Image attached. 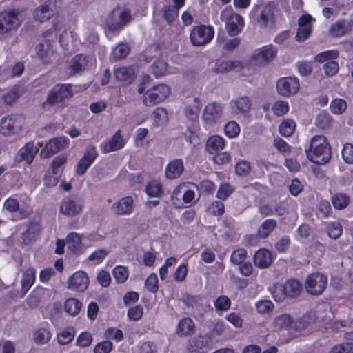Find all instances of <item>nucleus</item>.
Masks as SVG:
<instances>
[{
  "label": "nucleus",
  "instance_id": "nucleus-2",
  "mask_svg": "<svg viewBox=\"0 0 353 353\" xmlns=\"http://www.w3.org/2000/svg\"><path fill=\"white\" fill-rule=\"evenodd\" d=\"M132 21L130 11L125 8L118 7L112 10L105 21L108 31L118 34L125 26Z\"/></svg>",
  "mask_w": 353,
  "mask_h": 353
},
{
  "label": "nucleus",
  "instance_id": "nucleus-31",
  "mask_svg": "<svg viewBox=\"0 0 353 353\" xmlns=\"http://www.w3.org/2000/svg\"><path fill=\"white\" fill-rule=\"evenodd\" d=\"M277 223L274 219L265 220L257 230V236L260 239H265L276 228Z\"/></svg>",
  "mask_w": 353,
  "mask_h": 353
},
{
  "label": "nucleus",
  "instance_id": "nucleus-56",
  "mask_svg": "<svg viewBox=\"0 0 353 353\" xmlns=\"http://www.w3.org/2000/svg\"><path fill=\"white\" fill-rule=\"evenodd\" d=\"M224 130L228 137L232 138L239 134L240 128L235 121H230L225 125Z\"/></svg>",
  "mask_w": 353,
  "mask_h": 353
},
{
  "label": "nucleus",
  "instance_id": "nucleus-42",
  "mask_svg": "<svg viewBox=\"0 0 353 353\" xmlns=\"http://www.w3.org/2000/svg\"><path fill=\"white\" fill-rule=\"evenodd\" d=\"M68 248L72 252L79 250L81 246V236L77 232H70L66 236Z\"/></svg>",
  "mask_w": 353,
  "mask_h": 353
},
{
  "label": "nucleus",
  "instance_id": "nucleus-36",
  "mask_svg": "<svg viewBox=\"0 0 353 353\" xmlns=\"http://www.w3.org/2000/svg\"><path fill=\"white\" fill-rule=\"evenodd\" d=\"M51 339V333L47 328L41 327L35 330L33 334L34 341L39 345L48 343Z\"/></svg>",
  "mask_w": 353,
  "mask_h": 353
},
{
  "label": "nucleus",
  "instance_id": "nucleus-28",
  "mask_svg": "<svg viewBox=\"0 0 353 353\" xmlns=\"http://www.w3.org/2000/svg\"><path fill=\"white\" fill-rule=\"evenodd\" d=\"M195 325L189 317L182 319L177 326L176 334L180 336H186L194 332Z\"/></svg>",
  "mask_w": 353,
  "mask_h": 353
},
{
  "label": "nucleus",
  "instance_id": "nucleus-46",
  "mask_svg": "<svg viewBox=\"0 0 353 353\" xmlns=\"http://www.w3.org/2000/svg\"><path fill=\"white\" fill-rule=\"evenodd\" d=\"M74 336V329L72 327H69L57 334V341L58 343L61 345H66L73 340Z\"/></svg>",
  "mask_w": 353,
  "mask_h": 353
},
{
  "label": "nucleus",
  "instance_id": "nucleus-34",
  "mask_svg": "<svg viewBox=\"0 0 353 353\" xmlns=\"http://www.w3.org/2000/svg\"><path fill=\"white\" fill-rule=\"evenodd\" d=\"M23 87L16 85L3 95V100L6 104L11 105L23 94Z\"/></svg>",
  "mask_w": 353,
  "mask_h": 353
},
{
  "label": "nucleus",
  "instance_id": "nucleus-7",
  "mask_svg": "<svg viewBox=\"0 0 353 353\" xmlns=\"http://www.w3.org/2000/svg\"><path fill=\"white\" fill-rule=\"evenodd\" d=\"M212 26L200 25L195 26L190 33V41L193 46H202L209 43L214 37Z\"/></svg>",
  "mask_w": 353,
  "mask_h": 353
},
{
  "label": "nucleus",
  "instance_id": "nucleus-20",
  "mask_svg": "<svg viewBox=\"0 0 353 353\" xmlns=\"http://www.w3.org/2000/svg\"><path fill=\"white\" fill-rule=\"evenodd\" d=\"M38 151V148L34 145L33 142H28L19 150L17 153L18 160L19 161H25L28 164H30Z\"/></svg>",
  "mask_w": 353,
  "mask_h": 353
},
{
  "label": "nucleus",
  "instance_id": "nucleus-32",
  "mask_svg": "<svg viewBox=\"0 0 353 353\" xmlns=\"http://www.w3.org/2000/svg\"><path fill=\"white\" fill-rule=\"evenodd\" d=\"M50 2H46L34 11L33 15L36 20L43 22L50 19L54 12L53 10L50 8Z\"/></svg>",
  "mask_w": 353,
  "mask_h": 353
},
{
  "label": "nucleus",
  "instance_id": "nucleus-61",
  "mask_svg": "<svg viewBox=\"0 0 353 353\" xmlns=\"http://www.w3.org/2000/svg\"><path fill=\"white\" fill-rule=\"evenodd\" d=\"M256 308L259 313H268L273 308V303L270 301L261 300L256 303Z\"/></svg>",
  "mask_w": 353,
  "mask_h": 353
},
{
  "label": "nucleus",
  "instance_id": "nucleus-37",
  "mask_svg": "<svg viewBox=\"0 0 353 353\" xmlns=\"http://www.w3.org/2000/svg\"><path fill=\"white\" fill-rule=\"evenodd\" d=\"M161 17L166 21L168 25H172L174 21L177 18L179 11L172 6H165L161 10Z\"/></svg>",
  "mask_w": 353,
  "mask_h": 353
},
{
  "label": "nucleus",
  "instance_id": "nucleus-4",
  "mask_svg": "<svg viewBox=\"0 0 353 353\" xmlns=\"http://www.w3.org/2000/svg\"><path fill=\"white\" fill-rule=\"evenodd\" d=\"M24 14L20 10H9L0 13V33L17 28L24 19Z\"/></svg>",
  "mask_w": 353,
  "mask_h": 353
},
{
  "label": "nucleus",
  "instance_id": "nucleus-16",
  "mask_svg": "<svg viewBox=\"0 0 353 353\" xmlns=\"http://www.w3.org/2000/svg\"><path fill=\"white\" fill-rule=\"evenodd\" d=\"M353 28V21L341 19L332 23L329 28V34L334 38L349 34Z\"/></svg>",
  "mask_w": 353,
  "mask_h": 353
},
{
  "label": "nucleus",
  "instance_id": "nucleus-51",
  "mask_svg": "<svg viewBox=\"0 0 353 353\" xmlns=\"http://www.w3.org/2000/svg\"><path fill=\"white\" fill-rule=\"evenodd\" d=\"M168 121L167 110L163 108H156V127L165 126Z\"/></svg>",
  "mask_w": 353,
  "mask_h": 353
},
{
  "label": "nucleus",
  "instance_id": "nucleus-21",
  "mask_svg": "<svg viewBox=\"0 0 353 353\" xmlns=\"http://www.w3.org/2000/svg\"><path fill=\"white\" fill-rule=\"evenodd\" d=\"M114 212L121 216L130 215L134 210V200L130 196L121 198L118 202L113 205Z\"/></svg>",
  "mask_w": 353,
  "mask_h": 353
},
{
  "label": "nucleus",
  "instance_id": "nucleus-40",
  "mask_svg": "<svg viewBox=\"0 0 353 353\" xmlns=\"http://www.w3.org/2000/svg\"><path fill=\"white\" fill-rule=\"evenodd\" d=\"M331 201L334 208L342 210L348 205L350 197L343 193H336L332 196Z\"/></svg>",
  "mask_w": 353,
  "mask_h": 353
},
{
  "label": "nucleus",
  "instance_id": "nucleus-50",
  "mask_svg": "<svg viewBox=\"0 0 353 353\" xmlns=\"http://www.w3.org/2000/svg\"><path fill=\"white\" fill-rule=\"evenodd\" d=\"M208 213L221 216L224 214L225 208L224 204L221 201H213L208 208Z\"/></svg>",
  "mask_w": 353,
  "mask_h": 353
},
{
  "label": "nucleus",
  "instance_id": "nucleus-55",
  "mask_svg": "<svg viewBox=\"0 0 353 353\" xmlns=\"http://www.w3.org/2000/svg\"><path fill=\"white\" fill-rule=\"evenodd\" d=\"M104 336L108 339L107 341L114 339L117 341H120L123 338V332L114 327L108 328L104 333Z\"/></svg>",
  "mask_w": 353,
  "mask_h": 353
},
{
  "label": "nucleus",
  "instance_id": "nucleus-9",
  "mask_svg": "<svg viewBox=\"0 0 353 353\" xmlns=\"http://www.w3.org/2000/svg\"><path fill=\"white\" fill-rule=\"evenodd\" d=\"M224 106L221 103H208L203 111V119L206 124L216 123L223 115Z\"/></svg>",
  "mask_w": 353,
  "mask_h": 353
},
{
  "label": "nucleus",
  "instance_id": "nucleus-29",
  "mask_svg": "<svg viewBox=\"0 0 353 353\" xmlns=\"http://www.w3.org/2000/svg\"><path fill=\"white\" fill-rule=\"evenodd\" d=\"M224 146L223 139L220 136L215 135L208 138L205 144V149L209 153L214 154L222 150Z\"/></svg>",
  "mask_w": 353,
  "mask_h": 353
},
{
  "label": "nucleus",
  "instance_id": "nucleus-17",
  "mask_svg": "<svg viewBox=\"0 0 353 353\" xmlns=\"http://www.w3.org/2000/svg\"><path fill=\"white\" fill-rule=\"evenodd\" d=\"M194 191L190 190L186 183H182L178 185L170 196L173 203L176 205H178L176 201L180 202L181 197L185 203H190L194 200Z\"/></svg>",
  "mask_w": 353,
  "mask_h": 353
},
{
  "label": "nucleus",
  "instance_id": "nucleus-27",
  "mask_svg": "<svg viewBox=\"0 0 353 353\" xmlns=\"http://www.w3.org/2000/svg\"><path fill=\"white\" fill-rule=\"evenodd\" d=\"M184 170L181 159H174L166 167L165 176L168 179H174L181 176Z\"/></svg>",
  "mask_w": 353,
  "mask_h": 353
},
{
  "label": "nucleus",
  "instance_id": "nucleus-47",
  "mask_svg": "<svg viewBox=\"0 0 353 353\" xmlns=\"http://www.w3.org/2000/svg\"><path fill=\"white\" fill-rule=\"evenodd\" d=\"M170 94V88L164 83L156 85V103L165 100Z\"/></svg>",
  "mask_w": 353,
  "mask_h": 353
},
{
  "label": "nucleus",
  "instance_id": "nucleus-38",
  "mask_svg": "<svg viewBox=\"0 0 353 353\" xmlns=\"http://www.w3.org/2000/svg\"><path fill=\"white\" fill-rule=\"evenodd\" d=\"M114 75L119 81L131 82L134 77V70L132 68H119L114 70Z\"/></svg>",
  "mask_w": 353,
  "mask_h": 353
},
{
  "label": "nucleus",
  "instance_id": "nucleus-12",
  "mask_svg": "<svg viewBox=\"0 0 353 353\" xmlns=\"http://www.w3.org/2000/svg\"><path fill=\"white\" fill-rule=\"evenodd\" d=\"M89 285V277L83 271H78L71 275L68 279V289L76 292H83Z\"/></svg>",
  "mask_w": 353,
  "mask_h": 353
},
{
  "label": "nucleus",
  "instance_id": "nucleus-62",
  "mask_svg": "<svg viewBox=\"0 0 353 353\" xmlns=\"http://www.w3.org/2000/svg\"><path fill=\"white\" fill-rule=\"evenodd\" d=\"M246 251L244 249H239L234 251L230 256L231 262L234 264H241L245 259Z\"/></svg>",
  "mask_w": 353,
  "mask_h": 353
},
{
  "label": "nucleus",
  "instance_id": "nucleus-5",
  "mask_svg": "<svg viewBox=\"0 0 353 353\" xmlns=\"http://www.w3.org/2000/svg\"><path fill=\"white\" fill-rule=\"evenodd\" d=\"M252 14L257 25L262 28H271L275 22L274 9L270 3L257 6Z\"/></svg>",
  "mask_w": 353,
  "mask_h": 353
},
{
  "label": "nucleus",
  "instance_id": "nucleus-63",
  "mask_svg": "<svg viewBox=\"0 0 353 353\" xmlns=\"http://www.w3.org/2000/svg\"><path fill=\"white\" fill-rule=\"evenodd\" d=\"M323 69L327 76L332 77L337 73L339 65L336 61L331 60L324 64Z\"/></svg>",
  "mask_w": 353,
  "mask_h": 353
},
{
  "label": "nucleus",
  "instance_id": "nucleus-6",
  "mask_svg": "<svg viewBox=\"0 0 353 353\" xmlns=\"http://www.w3.org/2000/svg\"><path fill=\"white\" fill-rule=\"evenodd\" d=\"M73 94L70 90V86L67 85H56L50 91L46 101L43 105L45 108L49 106H58L59 103H62L65 99H70Z\"/></svg>",
  "mask_w": 353,
  "mask_h": 353
},
{
  "label": "nucleus",
  "instance_id": "nucleus-43",
  "mask_svg": "<svg viewBox=\"0 0 353 353\" xmlns=\"http://www.w3.org/2000/svg\"><path fill=\"white\" fill-rule=\"evenodd\" d=\"M292 323V319L288 314H281L274 321V327L276 330L288 329Z\"/></svg>",
  "mask_w": 353,
  "mask_h": 353
},
{
  "label": "nucleus",
  "instance_id": "nucleus-10",
  "mask_svg": "<svg viewBox=\"0 0 353 353\" xmlns=\"http://www.w3.org/2000/svg\"><path fill=\"white\" fill-rule=\"evenodd\" d=\"M277 92L285 97L295 94L299 90V81L296 77H283L276 82Z\"/></svg>",
  "mask_w": 353,
  "mask_h": 353
},
{
  "label": "nucleus",
  "instance_id": "nucleus-54",
  "mask_svg": "<svg viewBox=\"0 0 353 353\" xmlns=\"http://www.w3.org/2000/svg\"><path fill=\"white\" fill-rule=\"evenodd\" d=\"M230 299L224 295L220 296L214 302V306L219 311H227L230 307Z\"/></svg>",
  "mask_w": 353,
  "mask_h": 353
},
{
  "label": "nucleus",
  "instance_id": "nucleus-35",
  "mask_svg": "<svg viewBox=\"0 0 353 353\" xmlns=\"http://www.w3.org/2000/svg\"><path fill=\"white\" fill-rule=\"evenodd\" d=\"M130 47L126 43H119L112 51L110 59L112 61L121 60L129 54Z\"/></svg>",
  "mask_w": 353,
  "mask_h": 353
},
{
  "label": "nucleus",
  "instance_id": "nucleus-1",
  "mask_svg": "<svg viewBox=\"0 0 353 353\" xmlns=\"http://www.w3.org/2000/svg\"><path fill=\"white\" fill-rule=\"evenodd\" d=\"M305 152L308 159L317 165L326 164L332 157L331 148L323 135L314 136Z\"/></svg>",
  "mask_w": 353,
  "mask_h": 353
},
{
  "label": "nucleus",
  "instance_id": "nucleus-8",
  "mask_svg": "<svg viewBox=\"0 0 353 353\" xmlns=\"http://www.w3.org/2000/svg\"><path fill=\"white\" fill-rule=\"evenodd\" d=\"M327 278L319 272L312 273L306 279L305 288L312 295L321 294L327 286Z\"/></svg>",
  "mask_w": 353,
  "mask_h": 353
},
{
  "label": "nucleus",
  "instance_id": "nucleus-60",
  "mask_svg": "<svg viewBox=\"0 0 353 353\" xmlns=\"http://www.w3.org/2000/svg\"><path fill=\"white\" fill-rule=\"evenodd\" d=\"M43 182L47 187H54L59 182V172L53 171L52 173L45 174Z\"/></svg>",
  "mask_w": 353,
  "mask_h": 353
},
{
  "label": "nucleus",
  "instance_id": "nucleus-13",
  "mask_svg": "<svg viewBox=\"0 0 353 353\" xmlns=\"http://www.w3.org/2000/svg\"><path fill=\"white\" fill-rule=\"evenodd\" d=\"M97 156L98 152L96 147L92 145H89L86 148L83 156L78 162L76 168L77 174L79 175L85 174Z\"/></svg>",
  "mask_w": 353,
  "mask_h": 353
},
{
  "label": "nucleus",
  "instance_id": "nucleus-49",
  "mask_svg": "<svg viewBox=\"0 0 353 353\" xmlns=\"http://www.w3.org/2000/svg\"><path fill=\"white\" fill-rule=\"evenodd\" d=\"M347 108L346 101L341 99H335L332 100L330 105V110L336 114H342Z\"/></svg>",
  "mask_w": 353,
  "mask_h": 353
},
{
  "label": "nucleus",
  "instance_id": "nucleus-52",
  "mask_svg": "<svg viewBox=\"0 0 353 353\" xmlns=\"http://www.w3.org/2000/svg\"><path fill=\"white\" fill-rule=\"evenodd\" d=\"M329 353H353V343L346 342L334 345Z\"/></svg>",
  "mask_w": 353,
  "mask_h": 353
},
{
  "label": "nucleus",
  "instance_id": "nucleus-53",
  "mask_svg": "<svg viewBox=\"0 0 353 353\" xmlns=\"http://www.w3.org/2000/svg\"><path fill=\"white\" fill-rule=\"evenodd\" d=\"M194 101L196 103V104L194 106L188 105L185 108V114L186 117L191 121H194L198 118L200 110L199 106L198 105V99L195 98Z\"/></svg>",
  "mask_w": 353,
  "mask_h": 353
},
{
  "label": "nucleus",
  "instance_id": "nucleus-30",
  "mask_svg": "<svg viewBox=\"0 0 353 353\" xmlns=\"http://www.w3.org/2000/svg\"><path fill=\"white\" fill-rule=\"evenodd\" d=\"M251 105V101L247 97H240L232 101V109L236 113L247 112Z\"/></svg>",
  "mask_w": 353,
  "mask_h": 353
},
{
  "label": "nucleus",
  "instance_id": "nucleus-23",
  "mask_svg": "<svg viewBox=\"0 0 353 353\" xmlns=\"http://www.w3.org/2000/svg\"><path fill=\"white\" fill-rule=\"evenodd\" d=\"M244 26L243 17L239 14H232L227 20L226 28L230 36H236Z\"/></svg>",
  "mask_w": 353,
  "mask_h": 353
},
{
  "label": "nucleus",
  "instance_id": "nucleus-48",
  "mask_svg": "<svg viewBox=\"0 0 353 353\" xmlns=\"http://www.w3.org/2000/svg\"><path fill=\"white\" fill-rule=\"evenodd\" d=\"M295 126V123L292 120H285L279 125V132L284 137H290L293 134Z\"/></svg>",
  "mask_w": 353,
  "mask_h": 353
},
{
  "label": "nucleus",
  "instance_id": "nucleus-39",
  "mask_svg": "<svg viewBox=\"0 0 353 353\" xmlns=\"http://www.w3.org/2000/svg\"><path fill=\"white\" fill-rule=\"evenodd\" d=\"M82 307V303L75 298L68 299L64 304V308L67 313L72 316L79 314Z\"/></svg>",
  "mask_w": 353,
  "mask_h": 353
},
{
  "label": "nucleus",
  "instance_id": "nucleus-24",
  "mask_svg": "<svg viewBox=\"0 0 353 353\" xmlns=\"http://www.w3.org/2000/svg\"><path fill=\"white\" fill-rule=\"evenodd\" d=\"M272 263L271 252L266 249H260L255 252L254 263L259 268H267Z\"/></svg>",
  "mask_w": 353,
  "mask_h": 353
},
{
  "label": "nucleus",
  "instance_id": "nucleus-44",
  "mask_svg": "<svg viewBox=\"0 0 353 353\" xmlns=\"http://www.w3.org/2000/svg\"><path fill=\"white\" fill-rule=\"evenodd\" d=\"M112 274L118 283H123L128 278L129 272L126 267L117 265L112 270Z\"/></svg>",
  "mask_w": 353,
  "mask_h": 353
},
{
  "label": "nucleus",
  "instance_id": "nucleus-41",
  "mask_svg": "<svg viewBox=\"0 0 353 353\" xmlns=\"http://www.w3.org/2000/svg\"><path fill=\"white\" fill-rule=\"evenodd\" d=\"M315 123L322 130H328L332 125V119L327 112H321L317 115Z\"/></svg>",
  "mask_w": 353,
  "mask_h": 353
},
{
  "label": "nucleus",
  "instance_id": "nucleus-59",
  "mask_svg": "<svg viewBox=\"0 0 353 353\" xmlns=\"http://www.w3.org/2000/svg\"><path fill=\"white\" fill-rule=\"evenodd\" d=\"M181 301L188 307L193 308L200 301L199 296H192L188 294H183L181 298Z\"/></svg>",
  "mask_w": 353,
  "mask_h": 353
},
{
  "label": "nucleus",
  "instance_id": "nucleus-57",
  "mask_svg": "<svg viewBox=\"0 0 353 353\" xmlns=\"http://www.w3.org/2000/svg\"><path fill=\"white\" fill-rule=\"evenodd\" d=\"M113 344L110 341H103L97 343L94 347V353H110L112 350Z\"/></svg>",
  "mask_w": 353,
  "mask_h": 353
},
{
  "label": "nucleus",
  "instance_id": "nucleus-3",
  "mask_svg": "<svg viewBox=\"0 0 353 353\" xmlns=\"http://www.w3.org/2000/svg\"><path fill=\"white\" fill-rule=\"evenodd\" d=\"M23 128V118L19 114H8L0 119V134L12 137L19 134Z\"/></svg>",
  "mask_w": 353,
  "mask_h": 353
},
{
  "label": "nucleus",
  "instance_id": "nucleus-33",
  "mask_svg": "<svg viewBox=\"0 0 353 353\" xmlns=\"http://www.w3.org/2000/svg\"><path fill=\"white\" fill-rule=\"evenodd\" d=\"M36 271L30 268L27 269L23 274L21 279V287L23 293L26 294L32 287L35 281Z\"/></svg>",
  "mask_w": 353,
  "mask_h": 353
},
{
  "label": "nucleus",
  "instance_id": "nucleus-64",
  "mask_svg": "<svg viewBox=\"0 0 353 353\" xmlns=\"http://www.w3.org/2000/svg\"><path fill=\"white\" fill-rule=\"evenodd\" d=\"M344 161L347 163H353V145L346 143L344 145L342 152Z\"/></svg>",
  "mask_w": 353,
  "mask_h": 353
},
{
  "label": "nucleus",
  "instance_id": "nucleus-45",
  "mask_svg": "<svg viewBox=\"0 0 353 353\" xmlns=\"http://www.w3.org/2000/svg\"><path fill=\"white\" fill-rule=\"evenodd\" d=\"M326 229L327 235L332 239L336 240L342 234L343 227L339 222L329 223Z\"/></svg>",
  "mask_w": 353,
  "mask_h": 353
},
{
  "label": "nucleus",
  "instance_id": "nucleus-11",
  "mask_svg": "<svg viewBox=\"0 0 353 353\" xmlns=\"http://www.w3.org/2000/svg\"><path fill=\"white\" fill-rule=\"evenodd\" d=\"M69 139L65 137H60L50 139L41 150L40 156L41 158H49L63 150L69 145Z\"/></svg>",
  "mask_w": 353,
  "mask_h": 353
},
{
  "label": "nucleus",
  "instance_id": "nucleus-14",
  "mask_svg": "<svg viewBox=\"0 0 353 353\" xmlns=\"http://www.w3.org/2000/svg\"><path fill=\"white\" fill-rule=\"evenodd\" d=\"M60 210L63 214L72 217L81 212L82 204L77 196L66 197L61 203Z\"/></svg>",
  "mask_w": 353,
  "mask_h": 353
},
{
  "label": "nucleus",
  "instance_id": "nucleus-26",
  "mask_svg": "<svg viewBox=\"0 0 353 353\" xmlns=\"http://www.w3.org/2000/svg\"><path fill=\"white\" fill-rule=\"evenodd\" d=\"M301 284L295 279H290L281 288V291L285 296L295 298L298 296L301 292Z\"/></svg>",
  "mask_w": 353,
  "mask_h": 353
},
{
  "label": "nucleus",
  "instance_id": "nucleus-18",
  "mask_svg": "<svg viewBox=\"0 0 353 353\" xmlns=\"http://www.w3.org/2000/svg\"><path fill=\"white\" fill-rule=\"evenodd\" d=\"M208 348V339L199 335L189 341L186 349L187 353H207Z\"/></svg>",
  "mask_w": 353,
  "mask_h": 353
},
{
  "label": "nucleus",
  "instance_id": "nucleus-15",
  "mask_svg": "<svg viewBox=\"0 0 353 353\" xmlns=\"http://www.w3.org/2000/svg\"><path fill=\"white\" fill-rule=\"evenodd\" d=\"M125 144V141L121 135V130H119L110 139L103 141L99 148L103 153L106 154L122 149Z\"/></svg>",
  "mask_w": 353,
  "mask_h": 353
},
{
  "label": "nucleus",
  "instance_id": "nucleus-58",
  "mask_svg": "<svg viewBox=\"0 0 353 353\" xmlns=\"http://www.w3.org/2000/svg\"><path fill=\"white\" fill-rule=\"evenodd\" d=\"M92 341V336L88 332L81 333L77 339L76 343L81 347L90 346Z\"/></svg>",
  "mask_w": 353,
  "mask_h": 353
},
{
  "label": "nucleus",
  "instance_id": "nucleus-19",
  "mask_svg": "<svg viewBox=\"0 0 353 353\" xmlns=\"http://www.w3.org/2000/svg\"><path fill=\"white\" fill-rule=\"evenodd\" d=\"M88 65V60L85 56L79 54L74 56L66 63V68L70 75L83 71Z\"/></svg>",
  "mask_w": 353,
  "mask_h": 353
},
{
  "label": "nucleus",
  "instance_id": "nucleus-22",
  "mask_svg": "<svg viewBox=\"0 0 353 353\" xmlns=\"http://www.w3.org/2000/svg\"><path fill=\"white\" fill-rule=\"evenodd\" d=\"M56 46L57 41L54 40L52 41L46 40L40 43L36 48L37 55L44 63H47L50 57L54 54Z\"/></svg>",
  "mask_w": 353,
  "mask_h": 353
},
{
  "label": "nucleus",
  "instance_id": "nucleus-25",
  "mask_svg": "<svg viewBox=\"0 0 353 353\" xmlns=\"http://www.w3.org/2000/svg\"><path fill=\"white\" fill-rule=\"evenodd\" d=\"M276 54V50L272 47H264L255 54L253 59L256 64L263 65L269 63Z\"/></svg>",
  "mask_w": 353,
  "mask_h": 353
}]
</instances>
